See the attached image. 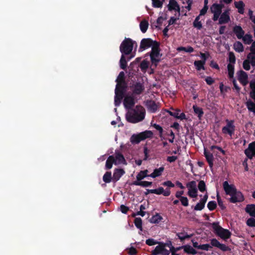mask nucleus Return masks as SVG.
Here are the masks:
<instances>
[{
	"label": "nucleus",
	"instance_id": "f257e3e1",
	"mask_svg": "<svg viewBox=\"0 0 255 255\" xmlns=\"http://www.w3.org/2000/svg\"><path fill=\"white\" fill-rule=\"evenodd\" d=\"M145 113V110L142 106L137 105L134 109L128 111L126 115V118L129 123H137L144 119Z\"/></svg>",
	"mask_w": 255,
	"mask_h": 255
},
{
	"label": "nucleus",
	"instance_id": "f03ea898",
	"mask_svg": "<svg viewBox=\"0 0 255 255\" xmlns=\"http://www.w3.org/2000/svg\"><path fill=\"white\" fill-rule=\"evenodd\" d=\"M134 46L136 49L137 47L136 41L129 38L126 37L121 44L120 50L122 54L128 55L131 53Z\"/></svg>",
	"mask_w": 255,
	"mask_h": 255
},
{
	"label": "nucleus",
	"instance_id": "7ed1b4c3",
	"mask_svg": "<svg viewBox=\"0 0 255 255\" xmlns=\"http://www.w3.org/2000/svg\"><path fill=\"white\" fill-rule=\"evenodd\" d=\"M212 227L216 235L223 240L229 239L231 236V233L228 229H225L221 227L218 222H213Z\"/></svg>",
	"mask_w": 255,
	"mask_h": 255
},
{
	"label": "nucleus",
	"instance_id": "20e7f679",
	"mask_svg": "<svg viewBox=\"0 0 255 255\" xmlns=\"http://www.w3.org/2000/svg\"><path fill=\"white\" fill-rule=\"evenodd\" d=\"M153 132L150 130H145L138 134H133L130 138V142L133 144H138L141 141L148 138H151Z\"/></svg>",
	"mask_w": 255,
	"mask_h": 255
},
{
	"label": "nucleus",
	"instance_id": "39448f33",
	"mask_svg": "<svg viewBox=\"0 0 255 255\" xmlns=\"http://www.w3.org/2000/svg\"><path fill=\"white\" fill-rule=\"evenodd\" d=\"M159 45V42H155V45H153L150 53L151 62L152 64H154L155 66L160 61L159 58L160 51Z\"/></svg>",
	"mask_w": 255,
	"mask_h": 255
},
{
	"label": "nucleus",
	"instance_id": "423d86ee",
	"mask_svg": "<svg viewBox=\"0 0 255 255\" xmlns=\"http://www.w3.org/2000/svg\"><path fill=\"white\" fill-rule=\"evenodd\" d=\"M224 7L223 3H213L210 7V11L211 13H213V20L215 21H217L222 12V9Z\"/></svg>",
	"mask_w": 255,
	"mask_h": 255
},
{
	"label": "nucleus",
	"instance_id": "0eeeda50",
	"mask_svg": "<svg viewBox=\"0 0 255 255\" xmlns=\"http://www.w3.org/2000/svg\"><path fill=\"white\" fill-rule=\"evenodd\" d=\"M227 125L222 128V131L223 133L225 134H229L230 136H232L235 131V126L234 125V120H229L228 119L226 120Z\"/></svg>",
	"mask_w": 255,
	"mask_h": 255
},
{
	"label": "nucleus",
	"instance_id": "6e6552de",
	"mask_svg": "<svg viewBox=\"0 0 255 255\" xmlns=\"http://www.w3.org/2000/svg\"><path fill=\"white\" fill-rule=\"evenodd\" d=\"M186 187L188 188V195L191 198H196L198 191L196 181L189 182L186 184Z\"/></svg>",
	"mask_w": 255,
	"mask_h": 255
},
{
	"label": "nucleus",
	"instance_id": "1a4fd4ad",
	"mask_svg": "<svg viewBox=\"0 0 255 255\" xmlns=\"http://www.w3.org/2000/svg\"><path fill=\"white\" fill-rule=\"evenodd\" d=\"M155 42H158L156 41H154L151 38H143L141 40L139 48L138 49L139 52H142L145 49L151 47L155 45Z\"/></svg>",
	"mask_w": 255,
	"mask_h": 255
},
{
	"label": "nucleus",
	"instance_id": "9d476101",
	"mask_svg": "<svg viewBox=\"0 0 255 255\" xmlns=\"http://www.w3.org/2000/svg\"><path fill=\"white\" fill-rule=\"evenodd\" d=\"M231 197L229 200L231 203H236L242 202L245 200V197L243 193L240 191L237 190L234 194L231 195Z\"/></svg>",
	"mask_w": 255,
	"mask_h": 255
},
{
	"label": "nucleus",
	"instance_id": "9b49d317",
	"mask_svg": "<svg viewBox=\"0 0 255 255\" xmlns=\"http://www.w3.org/2000/svg\"><path fill=\"white\" fill-rule=\"evenodd\" d=\"M130 88L132 89L133 94L134 95H140L144 90L143 84L140 82L133 83Z\"/></svg>",
	"mask_w": 255,
	"mask_h": 255
},
{
	"label": "nucleus",
	"instance_id": "f8f14e48",
	"mask_svg": "<svg viewBox=\"0 0 255 255\" xmlns=\"http://www.w3.org/2000/svg\"><path fill=\"white\" fill-rule=\"evenodd\" d=\"M123 103L125 108L129 111L133 109L135 105L134 99L132 96H127L125 97Z\"/></svg>",
	"mask_w": 255,
	"mask_h": 255
},
{
	"label": "nucleus",
	"instance_id": "ddd939ff",
	"mask_svg": "<svg viewBox=\"0 0 255 255\" xmlns=\"http://www.w3.org/2000/svg\"><path fill=\"white\" fill-rule=\"evenodd\" d=\"M223 186L226 194L230 196L234 194L237 190L234 185L229 184L227 181L223 182Z\"/></svg>",
	"mask_w": 255,
	"mask_h": 255
},
{
	"label": "nucleus",
	"instance_id": "4468645a",
	"mask_svg": "<svg viewBox=\"0 0 255 255\" xmlns=\"http://www.w3.org/2000/svg\"><path fill=\"white\" fill-rule=\"evenodd\" d=\"M245 154L250 159L255 157V141L249 144L248 148L245 150Z\"/></svg>",
	"mask_w": 255,
	"mask_h": 255
},
{
	"label": "nucleus",
	"instance_id": "2eb2a0df",
	"mask_svg": "<svg viewBox=\"0 0 255 255\" xmlns=\"http://www.w3.org/2000/svg\"><path fill=\"white\" fill-rule=\"evenodd\" d=\"M238 79L240 82L243 85L246 86L248 83V75L243 70H240L238 72Z\"/></svg>",
	"mask_w": 255,
	"mask_h": 255
},
{
	"label": "nucleus",
	"instance_id": "dca6fc26",
	"mask_svg": "<svg viewBox=\"0 0 255 255\" xmlns=\"http://www.w3.org/2000/svg\"><path fill=\"white\" fill-rule=\"evenodd\" d=\"M230 21L229 10L227 9L221 14L220 17L219 18V24H226L228 23Z\"/></svg>",
	"mask_w": 255,
	"mask_h": 255
},
{
	"label": "nucleus",
	"instance_id": "f3484780",
	"mask_svg": "<svg viewBox=\"0 0 255 255\" xmlns=\"http://www.w3.org/2000/svg\"><path fill=\"white\" fill-rule=\"evenodd\" d=\"M211 245L213 247H217L224 252L229 250V248L225 244H221L216 239L211 240Z\"/></svg>",
	"mask_w": 255,
	"mask_h": 255
},
{
	"label": "nucleus",
	"instance_id": "a211bd4d",
	"mask_svg": "<svg viewBox=\"0 0 255 255\" xmlns=\"http://www.w3.org/2000/svg\"><path fill=\"white\" fill-rule=\"evenodd\" d=\"M204 155L208 162L210 168H212L214 165V156L212 153L207 151L206 148L204 150Z\"/></svg>",
	"mask_w": 255,
	"mask_h": 255
},
{
	"label": "nucleus",
	"instance_id": "6ab92c4d",
	"mask_svg": "<svg viewBox=\"0 0 255 255\" xmlns=\"http://www.w3.org/2000/svg\"><path fill=\"white\" fill-rule=\"evenodd\" d=\"M233 31L239 39H242L245 33L240 25H235L234 26Z\"/></svg>",
	"mask_w": 255,
	"mask_h": 255
},
{
	"label": "nucleus",
	"instance_id": "aec40b11",
	"mask_svg": "<svg viewBox=\"0 0 255 255\" xmlns=\"http://www.w3.org/2000/svg\"><path fill=\"white\" fill-rule=\"evenodd\" d=\"M125 173V171L123 169H115L113 173V180L115 182L118 181Z\"/></svg>",
	"mask_w": 255,
	"mask_h": 255
},
{
	"label": "nucleus",
	"instance_id": "412c9836",
	"mask_svg": "<svg viewBox=\"0 0 255 255\" xmlns=\"http://www.w3.org/2000/svg\"><path fill=\"white\" fill-rule=\"evenodd\" d=\"M146 106L150 112L154 113L157 111L158 106L155 101L148 100L146 101Z\"/></svg>",
	"mask_w": 255,
	"mask_h": 255
},
{
	"label": "nucleus",
	"instance_id": "4be33fe9",
	"mask_svg": "<svg viewBox=\"0 0 255 255\" xmlns=\"http://www.w3.org/2000/svg\"><path fill=\"white\" fill-rule=\"evenodd\" d=\"M168 8L170 11L172 10L177 11L179 13V15H180V7L175 0H170L169 3L168 5Z\"/></svg>",
	"mask_w": 255,
	"mask_h": 255
},
{
	"label": "nucleus",
	"instance_id": "5701e85b",
	"mask_svg": "<svg viewBox=\"0 0 255 255\" xmlns=\"http://www.w3.org/2000/svg\"><path fill=\"white\" fill-rule=\"evenodd\" d=\"M115 93L114 104L116 107H118L120 105L122 100L125 97V94H123V92L118 93L117 90H115Z\"/></svg>",
	"mask_w": 255,
	"mask_h": 255
},
{
	"label": "nucleus",
	"instance_id": "b1692460",
	"mask_svg": "<svg viewBox=\"0 0 255 255\" xmlns=\"http://www.w3.org/2000/svg\"><path fill=\"white\" fill-rule=\"evenodd\" d=\"M127 89V84L126 83H117L115 90H117L118 93L123 92V94H125Z\"/></svg>",
	"mask_w": 255,
	"mask_h": 255
},
{
	"label": "nucleus",
	"instance_id": "393cba45",
	"mask_svg": "<svg viewBox=\"0 0 255 255\" xmlns=\"http://www.w3.org/2000/svg\"><path fill=\"white\" fill-rule=\"evenodd\" d=\"M245 211L250 216L255 218V204H248L246 206Z\"/></svg>",
	"mask_w": 255,
	"mask_h": 255
},
{
	"label": "nucleus",
	"instance_id": "a878e982",
	"mask_svg": "<svg viewBox=\"0 0 255 255\" xmlns=\"http://www.w3.org/2000/svg\"><path fill=\"white\" fill-rule=\"evenodd\" d=\"M148 171L147 169L140 171L136 175V180L135 181H140L145 177H149L148 174Z\"/></svg>",
	"mask_w": 255,
	"mask_h": 255
},
{
	"label": "nucleus",
	"instance_id": "bb28decb",
	"mask_svg": "<svg viewBox=\"0 0 255 255\" xmlns=\"http://www.w3.org/2000/svg\"><path fill=\"white\" fill-rule=\"evenodd\" d=\"M114 163L117 164L115 157L113 155L109 156L106 162V169H111Z\"/></svg>",
	"mask_w": 255,
	"mask_h": 255
},
{
	"label": "nucleus",
	"instance_id": "cd10ccee",
	"mask_svg": "<svg viewBox=\"0 0 255 255\" xmlns=\"http://www.w3.org/2000/svg\"><path fill=\"white\" fill-rule=\"evenodd\" d=\"M164 170V167L163 166H161L159 168H155L153 170V172L151 174H149V177H151L153 178H156L157 177H159L162 175Z\"/></svg>",
	"mask_w": 255,
	"mask_h": 255
},
{
	"label": "nucleus",
	"instance_id": "c85d7f7f",
	"mask_svg": "<svg viewBox=\"0 0 255 255\" xmlns=\"http://www.w3.org/2000/svg\"><path fill=\"white\" fill-rule=\"evenodd\" d=\"M235 7L238 9V11L240 14L244 13L245 4L243 1H235L234 2Z\"/></svg>",
	"mask_w": 255,
	"mask_h": 255
},
{
	"label": "nucleus",
	"instance_id": "c756f323",
	"mask_svg": "<svg viewBox=\"0 0 255 255\" xmlns=\"http://www.w3.org/2000/svg\"><path fill=\"white\" fill-rule=\"evenodd\" d=\"M152 184V182L146 181H133L131 185L140 186L143 187H147L151 186Z\"/></svg>",
	"mask_w": 255,
	"mask_h": 255
},
{
	"label": "nucleus",
	"instance_id": "7c9ffc66",
	"mask_svg": "<svg viewBox=\"0 0 255 255\" xmlns=\"http://www.w3.org/2000/svg\"><path fill=\"white\" fill-rule=\"evenodd\" d=\"M164 246L162 245L161 243H159V245L157 246L155 249L152 251V255H162L163 250Z\"/></svg>",
	"mask_w": 255,
	"mask_h": 255
},
{
	"label": "nucleus",
	"instance_id": "2f4dec72",
	"mask_svg": "<svg viewBox=\"0 0 255 255\" xmlns=\"http://www.w3.org/2000/svg\"><path fill=\"white\" fill-rule=\"evenodd\" d=\"M116 161L117 160L119 163L127 164L126 160L124 155L120 152H116L115 155Z\"/></svg>",
	"mask_w": 255,
	"mask_h": 255
},
{
	"label": "nucleus",
	"instance_id": "473e14b6",
	"mask_svg": "<svg viewBox=\"0 0 255 255\" xmlns=\"http://www.w3.org/2000/svg\"><path fill=\"white\" fill-rule=\"evenodd\" d=\"M184 247V252L188 255H196L197 254V251L190 245L183 246Z\"/></svg>",
	"mask_w": 255,
	"mask_h": 255
},
{
	"label": "nucleus",
	"instance_id": "72a5a7b5",
	"mask_svg": "<svg viewBox=\"0 0 255 255\" xmlns=\"http://www.w3.org/2000/svg\"><path fill=\"white\" fill-rule=\"evenodd\" d=\"M148 25V22L146 20H143L140 22L139 27L142 33H145L146 32Z\"/></svg>",
	"mask_w": 255,
	"mask_h": 255
},
{
	"label": "nucleus",
	"instance_id": "f704fd0d",
	"mask_svg": "<svg viewBox=\"0 0 255 255\" xmlns=\"http://www.w3.org/2000/svg\"><path fill=\"white\" fill-rule=\"evenodd\" d=\"M234 49L238 52H242L244 51V46L240 41H236L234 44Z\"/></svg>",
	"mask_w": 255,
	"mask_h": 255
},
{
	"label": "nucleus",
	"instance_id": "c9c22d12",
	"mask_svg": "<svg viewBox=\"0 0 255 255\" xmlns=\"http://www.w3.org/2000/svg\"><path fill=\"white\" fill-rule=\"evenodd\" d=\"M163 218L158 213H156L155 215H153L150 219V222L153 224H158L162 220Z\"/></svg>",
	"mask_w": 255,
	"mask_h": 255
},
{
	"label": "nucleus",
	"instance_id": "e433bc0d",
	"mask_svg": "<svg viewBox=\"0 0 255 255\" xmlns=\"http://www.w3.org/2000/svg\"><path fill=\"white\" fill-rule=\"evenodd\" d=\"M176 236L178 237V239L182 242L186 239H190L192 237V235H188L185 233H176Z\"/></svg>",
	"mask_w": 255,
	"mask_h": 255
},
{
	"label": "nucleus",
	"instance_id": "4c0bfd02",
	"mask_svg": "<svg viewBox=\"0 0 255 255\" xmlns=\"http://www.w3.org/2000/svg\"><path fill=\"white\" fill-rule=\"evenodd\" d=\"M246 105L249 111L252 112L255 114V103H254L251 100H249L246 102Z\"/></svg>",
	"mask_w": 255,
	"mask_h": 255
},
{
	"label": "nucleus",
	"instance_id": "58836bf2",
	"mask_svg": "<svg viewBox=\"0 0 255 255\" xmlns=\"http://www.w3.org/2000/svg\"><path fill=\"white\" fill-rule=\"evenodd\" d=\"M205 61H201V60L195 61L194 64L198 71L201 69L205 70Z\"/></svg>",
	"mask_w": 255,
	"mask_h": 255
},
{
	"label": "nucleus",
	"instance_id": "ea45409f",
	"mask_svg": "<svg viewBox=\"0 0 255 255\" xmlns=\"http://www.w3.org/2000/svg\"><path fill=\"white\" fill-rule=\"evenodd\" d=\"M125 55L122 54L120 60V67L123 70H125L127 67V61Z\"/></svg>",
	"mask_w": 255,
	"mask_h": 255
},
{
	"label": "nucleus",
	"instance_id": "a19ab883",
	"mask_svg": "<svg viewBox=\"0 0 255 255\" xmlns=\"http://www.w3.org/2000/svg\"><path fill=\"white\" fill-rule=\"evenodd\" d=\"M253 37L251 34H246L242 38L243 42L246 44H250L253 42Z\"/></svg>",
	"mask_w": 255,
	"mask_h": 255
},
{
	"label": "nucleus",
	"instance_id": "79ce46f5",
	"mask_svg": "<svg viewBox=\"0 0 255 255\" xmlns=\"http://www.w3.org/2000/svg\"><path fill=\"white\" fill-rule=\"evenodd\" d=\"M228 76L230 79L234 78V65L232 64H228L227 65Z\"/></svg>",
	"mask_w": 255,
	"mask_h": 255
},
{
	"label": "nucleus",
	"instance_id": "37998d69",
	"mask_svg": "<svg viewBox=\"0 0 255 255\" xmlns=\"http://www.w3.org/2000/svg\"><path fill=\"white\" fill-rule=\"evenodd\" d=\"M112 177L111 172H106L103 177V181L106 183H109L112 181Z\"/></svg>",
	"mask_w": 255,
	"mask_h": 255
},
{
	"label": "nucleus",
	"instance_id": "c03bdc74",
	"mask_svg": "<svg viewBox=\"0 0 255 255\" xmlns=\"http://www.w3.org/2000/svg\"><path fill=\"white\" fill-rule=\"evenodd\" d=\"M134 224L137 229L141 231H142V221L140 218H135L134 220Z\"/></svg>",
	"mask_w": 255,
	"mask_h": 255
},
{
	"label": "nucleus",
	"instance_id": "a18cd8bd",
	"mask_svg": "<svg viewBox=\"0 0 255 255\" xmlns=\"http://www.w3.org/2000/svg\"><path fill=\"white\" fill-rule=\"evenodd\" d=\"M193 108L195 114L197 115L199 118L200 119L204 114L202 109L197 107V106H193Z\"/></svg>",
	"mask_w": 255,
	"mask_h": 255
},
{
	"label": "nucleus",
	"instance_id": "49530a36",
	"mask_svg": "<svg viewBox=\"0 0 255 255\" xmlns=\"http://www.w3.org/2000/svg\"><path fill=\"white\" fill-rule=\"evenodd\" d=\"M125 73L123 71H121L116 79L117 83H126L125 80Z\"/></svg>",
	"mask_w": 255,
	"mask_h": 255
},
{
	"label": "nucleus",
	"instance_id": "de8ad7c7",
	"mask_svg": "<svg viewBox=\"0 0 255 255\" xmlns=\"http://www.w3.org/2000/svg\"><path fill=\"white\" fill-rule=\"evenodd\" d=\"M198 188L199 191L201 192H204L206 190V186L205 182L203 180H200L198 185Z\"/></svg>",
	"mask_w": 255,
	"mask_h": 255
},
{
	"label": "nucleus",
	"instance_id": "09e8293b",
	"mask_svg": "<svg viewBox=\"0 0 255 255\" xmlns=\"http://www.w3.org/2000/svg\"><path fill=\"white\" fill-rule=\"evenodd\" d=\"M153 127L156 129L158 131H159V137L161 138V139H164V138L162 136V134H163V129L159 125H157L156 124H154L153 125Z\"/></svg>",
	"mask_w": 255,
	"mask_h": 255
},
{
	"label": "nucleus",
	"instance_id": "8fccbe9b",
	"mask_svg": "<svg viewBox=\"0 0 255 255\" xmlns=\"http://www.w3.org/2000/svg\"><path fill=\"white\" fill-rule=\"evenodd\" d=\"M207 207L210 211L214 210L217 207V204L215 201H211L208 202Z\"/></svg>",
	"mask_w": 255,
	"mask_h": 255
},
{
	"label": "nucleus",
	"instance_id": "3c124183",
	"mask_svg": "<svg viewBox=\"0 0 255 255\" xmlns=\"http://www.w3.org/2000/svg\"><path fill=\"white\" fill-rule=\"evenodd\" d=\"M229 64H234L236 62V57L234 53L233 52H230L229 53Z\"/></svg>",
	"mask_w": 255,
	"mask_h": 255
},
{
	"label": "nucleus",
	"instance_id": "603ef678",
	"mask_svg": "<svg viewBox=\"0 0 255 255\" xmlns=\"http://www.w3.org/2000/svg\"><path fill=\"white\" fill-rule=\"evenodd\" d=\"M247 59L250 60L252 66H255V55H253L252 53H249L247 55Z\"/></svg>",
	"mask_w": 255,
	"mask_h": 255
},
{
	"label": "nucleus",
	"instance_id": "864d4df0",
	"mask_svg": "<svg viewBox=\"0 0 255 255\" xmlns=\"http://www.w3.org/2000/svg\"><path fill=\"white\" fill-rule=\"evenodd\" d=\"M152 5L154 7H161L163 5V1L160 0H152Z\"/></svg>",
	"mask_w": 255,
	"mask_h": 255
},
{
	"label": "nucleus",
	"instance_id": "5fc2aeb1",
	"mask_svg": "<svg viewBox=\"0 0 255 255\" xmlns=\"http://www.w3.org/2000/svg\"><path fill=\"white\" fill-rule=\"evenodd\" d=\"M164 189L162 187H159L157 189H152V190H150V192L152 194H155L157 195H161L163 193Z\"/></svg>",
	"mask_w": 255,
	"mask_h": 255
},
{
	"label": "nucleus",
	"instance_id": "6e6d98bb",
	"mask_svg": "<svg viewBox=\"0 0 255 255\" xmlns=\"http://www.w3.org/2000/svg\"><path fill=\"white\" fill-rule=\"evenodd\" d=\"M247 225L250 227H255V219L254 218H249L246 221Z\"/></svg>",
	"mask_w": 255,
	"mask_h": 255
},
{
	"label": "nucleus",
	"instance_id": "4d7b16f0",
	"mask_svg": "<svg viewBox=\"0 0 255 255\" xmlns=\"http://www.w3.org/2000/svg\"><path fill=\"white\" fill-rule=\"evenodd\" d=\"M250 64L251 63L250 60L247 59L244 61L243 63V67L245 70L248 71L251 68Z\"/></svg>",
	"mask_w": 255,
	"mask_h": 255
},
{
	"label": "nucleus",
	"instance_id": "13d9d810",
	"mask_svg": "<svg viewBox=\"0 0 255 255\" xmlns=\"http://www.w3.org/2000/svg\"><path fill=\"white\" fill-rule=\"evenodd\" d=\"M205 207V204L200 201L194 207V210L201 211Z\"/></svg>",
	"mask_w": 255,
	"mask_h": 255
},
{
	"label": "nucleus",
	"instance_id": "bf43d9fd",
	"mask_svg": "<svg viewBox=\"0 0 255 255\" xmlns=\"http://www.w3.org/2000/svg\"><path fill=\"white\" fill-rule=\"evenodd\" d=\"M145 243L147 245L149 246H151L158 244V242L156 241L155 240L152 238L146 240Z\"/></svg>",
	"mask_w": 255,
	"mask_h": 255
},
{
	"label": "nucleus",
	"instance_id": "052dcab7",
	"mask_svg": "<svg viewBox=\"0 0 255 255\" xmlns=\"http://www.w3.org/2000/svg\"><path fill=\"white\" fill-rule=\"evenodd\" d=\"M179 199L181 203V204L183 206H184L185 207H187L188 206L189 201H188V198L186 197H181V198H180Z\"/></svg>",
	"mask_w": 255,
	"mask_h": 255
},
{
	"label": "nucleus",
	"instance_id": "680f3d73",
	"mask_svg": "<svg viewBox=\"0 0 255 255\" xmlns=\"http://www.w3.org/2000/svg\"><path fill=\"white\" fill-rule=\"evenodd\" d=\"M193 25L198 30H200L202 28V24L200 21H197L194 20L193 23Z\"/></svg>",
	"mask_w": 255,
	"mask_h": 255
},
{
	"label": "nucleus",
	"instance_id": "e2e57ef3",
	"mask_svg": "<svg viewBox=\"0 0 255 255\" xmlns=\"http://www.w3.org/2000/svg\"><path fill=\"white\" fill-rule=\"evenodd\" d=\"M210 148L211 150H213L214 149H217L219 150L223 155L226 154V151L220 146L217 145H212L210 146Z\"/></svg>",
	"mask_w": 255,
	"mask_h": 255
},
{
	"label": "nucleus",
	"instance_id": "0e129e2a",
	"mask_svg": "<svg viewBox=\"0 0 255 255\" xmlns=\"http://www.w3.org/2000/svg\"><path fill=\"white\" fill-rule=\"evenodd\" d=\"M212 248V246L209 244H206L203 245H200V250H202L204 251H209L210 249Z\"/></svg>",
	"mask_w": 255,
	"mask_h": 255
},
{
	"label": "nucleus",
	"instance_id": "69168bd1",
	"mask_svg": "<svg viewBox=\"0 0 255 255\" xmlns=\"http://www.w3.org/2000/svg\"><path fill=\"white\" fill-rule=\"evenodd\" d=\"M219 88H220V92L221 93H223L224 92H228V90L230 89V88L229 87H227V86L224 87L223 83H221L220 84Z\"/></svg>",
	"mask_w": 255,
	"mask_h": 255
},
{
	"label": "nucleus",
	"instance_id": "338daca9",
	"mask_svg": "<svg viewBox=\"0 0 255 255\" xmlns=\"http://www.w3.org/2000/svg\"><path fill=\"white\" fill-rule=\"evenodd\" d=\"M166 134L170 136L171 138L168 139V141L170 143H173L174 141V139L175 138V134L173 132V131L172 130H170L169 133H167Z\"/></svg>",
	"mask_w": 255,
	"mask_h": 255
},
{
	"label": "nucleus",
	"instance_id": "774afa93",
	"mask_svg": "<svg viewBox=\"0 0 255 255\" xmlns=\"http://www.w3.org/2000/svg\"><path fill=\"white\" fill-rule=\"evenodd\" d=\"M162 185L168 188H173L175 186L174 184L170 180L163 182Z\"/></svg>",
	"mask_w": 255,
	"mask_h": 255
}]
</instances>
